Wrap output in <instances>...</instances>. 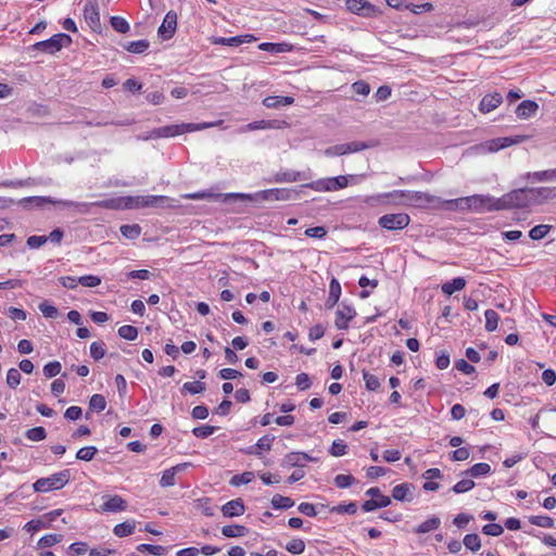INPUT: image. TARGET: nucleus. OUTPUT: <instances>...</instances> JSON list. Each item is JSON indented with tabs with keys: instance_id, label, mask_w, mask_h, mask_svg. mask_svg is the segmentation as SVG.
<instances>
[{
	"instance_id": "nucleus-29",
	"label": "nucleus",
	"mask_w": 556,
	"mask_h": 556,
	"mask_svg": "<svg viewBox=\"0 0 556 556\" xmlns=\"http://www.w3.org/2000/svg\"><path fill=\"white\" fill-rule=\"evenodd\" d=\"M281 466L286 468H292V467H304L305 464L302 462L301 452H291L288 453L282 462Z\"/></svg>"
},
{
	"instance_id": "nucleus-23",
	"label": "nucleus",
	"mask_w": 556,
	"mask_h": 556,
	"mask_svg": "<svg viewBox=\"0 0 556 556\" xmlns=\"http://www.w3.org/2000/svg\"><path fill=\"white\" fill-rule=\"evenodd\" d=\"M294 102L292 97L269 96L263 100V104L268 109H278L280 106L291 105Z\"/></svg>"
},
{
	"instance_id": "nucleus-31",
	"label": "nucleus",
	"mask_w": 556,
	"mask_h": 556,
	"mask_svg": "<svg viewBox=\"0 0 556 556\" xmlns=\"http://www.w3.org/2000/svg\"><path fill=\"white\" fill-rule=\"evenodd\" d=\"M222 533L226 538H239L248 533V529L241 525L224 526Z\"/></svg>"
},
{
	"instance_id": "nucleus-46",
	"label": "nucleus",
	"mask_w": 556,
	"mask_h": 556,
	"mask_svg": "<svg viewBox=\"0 0 556 556\" xmlns=\"http://www.w3.org/2000/svg\"><path fill=\"white\" fill-rule=\"evenodd\" d=\"M531 525L541 528H553L554 520L549 516H532L529 518Z\"/></svg>"
},
{
	"instance_id": "nucleus-38",
	"label": "nucleus",
	"mask_w": 556,
	"mask_h": 556,
	"mask_svg": "<svg viewBox=\"0 0 556 556\" xmlns=\"http://www.w3.org/2000/svg\"><path fill=\"white\" fill-rule=\"evenodd\" d=\"M149 41L146 39L128 42L124 48L131 53L140 54L149 48Z\"/></svg>"
},
{
	"instance_id": "nucleus-48",
	"label": "nucleus",
	"mask_w": 556,
	"mask_h": 556,
	"mask_svg": "<svg viewBox=\"0 0 556 556\" xmlns=\"http://www.w3.org/2000/svg\"><path fill=\"white\" fill-rule=\"evenodd\" d=\"M62 539H63L62 534H46L38 541V546L40 548L50 547V546H53L54 544L61 542Z\"/></svg>"
},
{
	"instance_id": "nucleus-43",
	"label": "nucleus",
	"mask_w": 556,
	"mask_h": 556,
	"mask_svg": "<svg viewBox=\"0 0 556 556\" xmlns=\"http://www.w3.org/2000/svg\"><path fill=\"white\" fill-rule=\"evenodd\" d=\"M254 473L252 471H245L241 475H235L229 483L233 486H239L241 484H248L254 479Z\"/></svg>"
},
{
	"instance_id": "nucleus-60",
	"label": "nucleus",
	"mask_w": 556,
	"mask_h": 556,
	"mask_svg": "<svg viewBox=\"0 0 556 556\" xmlns=\"http://www.w3.org/2000/svg\"><path fill=\"white\" fill-rule=\"evenodd\" d=\"M176 475H177V473H176V472H174V471L172 470V468L166 469V470L163 472L162 478H161V480H160V484H161V486H163V488H167V486H173V485H175V484H176V480H175V476H176Z\"/></svg>"
},
{
	"instance_id": "nucleus-10",
	"label": "nucleus",
	"mask_w": 556,
	"mask_h": 556,
	"mask_svg": "<svg viewBox=\"0 0 556 556\" xmlns=\"http://www.w3.org/2000/svg\"><path fill=\"white\" fill-rule=\"evenodd\" d=\"M410 218L405 213L386 214L378 220L380 227L388 230H400L408 226Z\"/></svg>"
},
{
	"instance_id": "nucleus-11",
	"label": "nucleus",
	"mask_w": 556,
	"mask_h": 556,
	"mask_svg": "<svg viewBox=\"0 0 556 556\" xmlns=\"http://www.w3.org/2000/svg\"><path fill=\"white\" fill-rule=\"evenodd\" d=\"M370 146L362 141H352L349 143H340L327 148L324 153L326 156H339L345 155L353 152H359L369 148Z\"/></svg>"
},
{
	"instance_id": "nucleus-40",
	"label": "nucleus",
	"mask_w": 556,
	"mask_h": 556,
	"mask_svg": "<svg viewBox=\"0 0 556 556\" xmlns=\"http://www.w3.org/2000/svg\"><path fill=\"white\" fill-rule=\"evenodd\" d=\"M463 543L471 552H477L481 547V540L476 533L466 534Z\"/></svg>"
},
{
	"instance_id": "nucleus-45",
	"label": "nucleus",
	"mask_w": 556,
	"mask_h": 556,
	"mask_svg": "<svg viewBox=\"0 0 556 556\" xmlns=\"http://www.w3.org/2000/svg\"><path fill=\"white\" fill-rule=\"evenodd\" d=\"M25 437L30 441L39 442L46 439L47 432L43 427H35L28 429L25 433Z\"/></svg>"
},
{
	"instance_id": "nucleus-24",
	"label": "nucleus",
	"mask_w": 556,
	"mask_h": 556,
	"mask_svg": "<svg viewBox=\"0 0 556 556\" xmlns=\"http://www.w3.org/2000/svg\"><path fill=\"white\" fill-rule=\"evenodd\" d=\"M341 295V286L336 278H332L329 286V296L326 301V307L332 308L339 301Z\"/></svg>"
},
{
	"instance_id": "nucleus-18",
	"label": "nucleus",
	"mask_w": 556,
	"mask_h": 556,
	"mask_svg": "<svg viewBox=\"0 0 556 556\" xmlns=\"http://www.w3.org/2000/svg\"><path fill=\"white\" fill-rule=\"evenodd\" d=\"M502 102L503 97L498 92L485 94L479 104V110L482 113H489L495 110L500 104H502Z\"/></svg>"
},
{
	"instance_id": "nucleus-59",
	"label": "nucleus",
	"mask_w": 556,
	"mask_h": 556,
	"mask_svg": "<svg viewBox=\"0 0 556 556\" xmlns=\"http://www.w3.org/2000/svg\"><path fill=\"white\" fill-rule=\"evenodd\" d=\"M475 482L471 479H463L458 481L453 488L452 491L455 493H465L473 489Z\"/></svg>"
},
{
	"instance_id": "nucleus-14",
	"label": "nucleus",
	"mask_w": 556,
	"mask_h": 556,
	"mask_svg": "<svg viewBox=\"0 0 556 556\" xmlns=\"http://www.w3.org/2000/svg\"><path fill=\"white\" fill-rule=\"evenodd\" d=\"M84 16L88 25L97 30L101 27L99 7L96 1H88L84 8Z\"/></svg>"
},
{
	"instance_id": "nucleus-1",
	"label": "nucleus",
	"mask_w": 556,
	"mask_h": 556,
	"mask_svg": "<svg viewBox=\"0 0 556 556\" xmlns=\"http://www.w3.org/2000/svg\"><path fill=\"white\" fill-rule=\"evenodd\" d=\"M214 125H215L214 123H202V124L182 123V124H177V125H167V126L154 128L152 131L149 132V135L140 136L139 138L142 140L170 138V137H176V136L182 135L185 132L202 130V129L212 127Z\"/></svg>"
},
{
	"instance_id": "nucleus-56",
	"label": "nucleus",
	"mask_w": 556,
	"mask_h": 556,
	"mask_svg": "<svg viewBox=\"0 0 556 556\" xmlns=\"http://www.w3.org/2000/svg\"><path fill=\"white\" fill-rule=\"evenodd\" d=\"M90 355L94 361L101 359L105 355L104 343L102 341L92 342L90 345Z\"/></svg>"
},
{
	"instance_id": "nucleus-36",
	"label": "nucleus",
	"mask_w": 556,
	"mask_h": 556,
	"mask_svg": "<svg viewBox=\"0 0 556 556\" xmlns=\"http://www.w3.org/2000/svg\"><path fill=\"white\" fill-rule=\"evenodd\" d=\"M271 505L275 509H288L294 505V501L290 497L276 494L271 498Z\"/></svg>"
},
{
	"instance_id": "nucleus-9",
	"label": "nucleus",
	"mask_w": 556,
	"mask_h": 556,
	"mask_svg": "<svg viewBox=\"0 0 556 556\" xmlns=\"http://www.w3.org/2000/svg\"><path fill=\"white\" fill-rule=\"evenodd\" d=\"M365 494L371 498L363 503L362 508L364 511H372L378 508L387 507L391 504V498L383 495L378 488H370Z\"/></svg>"
},
{
	"instance_id": "nucleus-32",
	"label": "nucleus",
	"mask_w": 556,
	"mask_h": 556,
	"mask_svg": "<svg viewBox=\"0 0 556 556\" xmlns=\"http://www.w3.org/2000/svg\"><path fill=\"white\" fill-rule=\"evenodd\" d=\"M355 176L348 175V176H337L329 179V190L330 191H337L340 189L345 188L349 185L350 179H354Z\"/></svg>"
},
{
	"instance_id": "nucleus-58",
	"label": "nucleus",
	"mask_w": 556,
	"mask_h": 556,
	"mask_svg": "<svg viewBox=\"0 0 556 556\" xmlns=\"http://www.w3.org/2000/svg\"><path fill=\"white\" fill-rule=\"evenodd\" d=\"M21 374L16 368H10L7 374V383L10 388L15 389L21 382Z\"/></svg>"
},
{
	"instance_id": "nucleus-39",
	"label": "nucleus",
	"mask_w": 556,
	"mask_h": 556,
	"mask_svg": "<svg viewBox=\"0 0 556 556\" xmlns=\"http://www.w3.org/2000/svg\"><path fill=\"white\" fill-rule=\"evenodd\" d=\"M123 210L143 207V195L122 197Z\"/></svg>"
},
{
	"instance_id": "nucleus-15",
	"label": "nucleus",
	"mask_w": 556,
	"mask_h": 556,
	"mask_svg": "<svg viewBox=\"0 0 556 556\" xmlns=\"http://www.w3.org/2000/svg\"><path fill=\"white\" fill-rule=\"evenodd\" d=\"M356 316V312L349 305H342L336 313V327L340 330L349 328V323Z\"/></svg>"
},
{
	"instance_id": "nucleus-30",
	"label": "nucleus",
	"mask_w": 556,
	"mask_h": 556,
	"mask_svg": "<svg viewBox=\"0 0 556 556\" xmlns=\"http://www.w3.org/2000/svg\"><path fill=\"white\" fill-rule=\"evenodd\" d=\"M491 472V466L486 463H478L473 465L471 468L467 469L463 472L465 476H469L471 478H478L481 476H485Z\"/></svg>"
},
{
	"instance_id": "nucleus-51",
	"label": "nucleus",
	"mask_w": 556,
	"mask_h": 556,
	"mask_svg": "<svg viewBox=\"0 0 556 556\" xmlns=\"http://www.w3.org/2000/svg\"><path fill=\"white\" fill-rule=\"evenodd\" d=\"M260 50L268 51L271 53H281L288 50L287 43H271V42H263L258 46Z\"/></svg>"
},
{
	"instance_id": "nucleus-20",
	"label": "nucleus",
	"mask_w": 556,
	"mask_h": 556,
	"mask_svg": "<svg viewBox=\"0 0 556 556\" xmlns=\"http://www.w3.org/2000/svg\"><path fill=\"white\" fill-rule=\"evenodd\" d=\"M127 508L126 501L119 495L109 496L108 500L101 505L103 511H123Z\"/></svg>"
},
{
	"instance_id": "nucleus-5",
	"label": "nucleus",
	"mask_w": 556,
	"mask_h": 556,
	"mask_svg": "<svg viewBox=\"0 0 556 556\" xmlns=\"http://www.w3.org/2000/svg\"><path fill=\"white\" fill-rule=\"evenodd\" d=\"M70 478L68 470H63L59 473H54L47 478H40L38 479L33 488L36 492H48L51 490H60L62 489L67 482Z\"/></svg>"
},
{
	"instance_id": "nucleus-26",
	"label": "nucleus",
	"mask_w": 556,
	"mask_h": 556,
	"mask_svg": "<svg viewBox=\"0 0 556 556\" xmlns=\"http://www.w3.org/2000/svg\"><path fill=\"white\" fill-rule=\"evenodd\" d=\"M169 199L165 195H143V207H164L170 206Z\"/></svg>"
},
{
	"instance_id": "nucleus-50",
	"label": "nucleus",
	"mask_w": 556,
	"mask_h": 556,
	"mask_svg": "<svg viewBox=\"0 0 556 556\" xmlns=\"http://www.w3.org/2000/svg\"><path fill=\"white\" fill-rule=\"evenodd\" d=\"M62 366L58 361L50 362L43 366V375L46 378H53L61 372Z\"/></svg>"
},
{
	"instance_id": "nucleus-25",
	"label": "nucleus",
	"mask_w": 556,
	"mask_h": 556,
	"mask_svg": "<svg viewBox=\"0 0 556 556\" xmlns=\"http://www.w3.org/2000/svg\"><path fill=\"white\" fill-rule=\"evenodd\" d=\"M525 137H517V138H510V137H504V138H497L493 139L488 142L489 150L490 151H497L500 149H504L506 147L511 146L513 143L520 142Z\"/></svg>"
},
{
	"instance_id": "nucleus-63",
	"label": "nucleus",
	"mask_w": 556,
	"mask_h": 556,
	"mask_svg": "<svg viewBox=\"0 0 556 556\" xmlns=\"http://www.w3.org/2000/svg\"><path fill=\"white\" fill-rule=\"evenodd\" d=\"M39 309L47 318H56L59 315V311L55 306L48 304L47 302H42L39 304Z\"/></svg>"
},
{
	"instance_id": "nucleus-52",
	"label": "nucleus",
	"mask_w": 556,
	"mask_h": 556,
	"mask_svg": "<svg viewBox=\"0 0 556 556\" xmlns=\"http://www.w3.org/2000/svg\"><path fill=\"white\" fill-rule=\"evenodd\" d=\"M551 230L549 225H538L529 231V237L532 240L543 239Z\"/></svg>"
},
{
	"instance_id": "nucleus-37",
	"label": "nucleus",
	"mask_w": 556,
	"mask_h": 556,
	"mask_svg": "<svg viewBox=\"0 0 556 556\" xmlns=\"http://www.w3.org/2000/svg\"><path fill=\"white\" fill-rule=\"evenodd\" d=\"M119 230L125 238L130 240L137 239L141 233V227L138 224L122 225Z\"/></svg>"
},
{
	"instance_id": "nucleus-61",
	"label": "nucleus",
	"mask_w": 556,
	"mask_h": 556,
	"mask_svg": "<svg viewBox=\"0 0 556 556\" xmlns=\"http://www.w3.org/2000/svg\"><path fill=\"white\" fill-rule=\"evenodd\" d=\"M216 427L214 426H208V425H205V426H201V427H195L193 430H192V433L197 437V438H202V439H205L207 437H210L211 434H213L215 431H216Z\"/></svg>"
},
{
	"instance_id": "nucleus-64",
	"label": "nucleus",
	"mask_w": 556,
	"mask_h": 556,
	"mask_svg": "<svg viewBox=\"0 0 556 556\" xmlns=\"http://www.w3.org/2000/svg\"><path fill=\"white\" fill-rule=\"evenodd\" d=\"M355 478L351 475H338L334 478V483L338 488H349L354 484Z\"/></svg>"
},
{
	"instance_id": "nucleus-13",
	"label": "nucleus",
	"mask_w": 556,
	"mask_h": 556,
	"mask_svg": "<svg viewBox=\"0 0 556 556\" xmlns=\"http://www.w3.org/2000/svg\"><path fill=\"white\" fill-rule=\"evenodd\" d=\"M177 27V14L174 11L166 13L161 26L159 27L157 34L163 39H170L175 34Z\"/></svg>"
},
{
	"instance_id": "nucleus-16",
	"label": "nucleus",
	"mask_w": 556,
	"mask_h": 556,
	"mask_svg": "<svg viewBox=\"0 0 556 556\" xmlns=\"http://www.w3.org/2000/svg\"><path fill=\"white\" fill-rule=\"evenodd\" d=\"M245 507L241 498L227 502L222 506V513L225 517H238L244 514Z\"/></svg>"
},
{
	"instance_id": "nucleus-42",
	"label": "nucleus",
	"mask_w": 556,
	"mask_h": 556,
	"mask_svg": "<svg viewBox=\"0 0 556 556\" xmlns=\"http://www.w3.org/2000/svg\"><path fill=\"white\" fill-rule=\"evenodd\" d=\"M484 317H485V329L488 331H494L497 328V324H498V319H500L497 313L493 309H486L484 313Z\"/></svg>"
},
{
	"instance_id": "nucleus-19",
	"label": "nucleus",
	"mask_w": 556,
	"mask_h": 556,
	"mask_svg": "<svg viewBox=\"0 0 556 556\" xmlns=\"http://www.w3.org/2000/svg\"><path fill=\"white\" fill-rule=\"evenodd\" d=\"M533 200H535V205L542 204L546 201L556 199V187H541V188H532Z\"/></svg>"
},
{
	"instance_id": "nucleus-7",
	"label": "nucleus",
	"mask_w": 556,
	"mask_h": 556,
	"mask_svg": "<svg viewBox=\"0 0 556 556\" xmlns=\"http://www.w3.org/2000/svg\"><path fill=\"white\" fill-rule=\"evenodd\" d=\"M288 191L285 189H268L261 191L254 195L251 194H244V193H231L228 194L229 198H236L241 200H266V201H274V200H287L288 199Z\"/></svg>"
},
{
	"instance_id": "nucleus-33",
	"label": "nucleus",
	"mask_w": 556,
	"mask_h": 556,
	"mask_svg": "<svg viewBox=\"0 0 556 556\" xmlns=\"http://www.w3.org/2000/svg\"><path fill=\"white\" fill-rule=\"evenodd\" d=\"M528 178L532 181L556 180V168L530 173L528 174Z\"/></svg>"
},
{
	"instance_id": "nucleus-57",
	"label": "nucleus",
	"mask_w": 556,
	"mask_h": 556,
	"mask_svg": "<svg viewBox=\"0 0 556 556\" xmlns=\"http://www.w3.org/2000/svg\"><path fill=\"white\" fill-rule=\"evenodd\" d=\"M363 377H364L365 386H366L367 390L376 391V390L379 389L380 381H379V378L377 376L371 375V374H369L367 371H364Z\"/></svg>"
},
{
	"instance_id": "nucleus-41",
	"label": "nucleus",
	"mask_w": 556,
	"mask_h": 556,
	"mask_svg": "<svg viewBox=\"0 0 556 556\" xmlns=\"http://www.w3.org/2000/svg\"><path fill=\"white\" fill-rule=\"evenodd\" d=\"M139 552H148L152 555L162 556L167 553V547L162 545H152V544H140L137 546Z\"/></svg>"
},
{
	"instance_id": "nucleus-6",
	"label": "nucleus",
	"mask_w": 556,
	"mask_h": 556,
	"mask_svg": "<svg viewBox=\"0 0 556 556\" xmlns=\"http://www.w3.org/2000/svg\"><path fill=\"white\" fill-rule=\"evenodd\" d=\"M393 195H400L405 198V202L414 206H425L428 204L439 202V198L420 191H393L391 193L386 194V197Z\"/></svg>"
},
{
	"instance_id": "nucleus-47",
	"label": "nucleus",
	"mask_w": 556,
	"mask_h": 556,
	"mask_svg": "<svg viewBox=\"0 0 556 556\" xmlns=\"http://www.w3.org/2000/svg\"><path fill=\"white\" fill-rule=\"evenodd\" d=\"M286 549L293 555H299L304 552L305 543L302 539H292L286 545Z\"/></svg>"
},
{
	"instance_id": "nucleus-54",
	"label": "nucleus",
	"mask_w": 556,
	"mask_h": 556,
	"mask_svg": "<svg viewBox=\"0 0 556 556\" xmlns=\"http://www.w3.org/2000/svg\"><path fill=\"white\" fill-rule=\"evenodd\" d=\"M111 25L116 31L121 34H126L129 30L128 22L121 16H112Z\"/></svg>"
},
{
	"instance_id": "nucleus-21",
	"label": "nucleus",
	"mask_w": 556,
	"mask_h": 556,
	"mask_svg": "<svg viewBox=\"0 0 556 556\" xmlns=\"http://www.w3.org/2000/svg\"><path fill=\"white\" fill-rule=\"evenodd\" d=\"M255 40V38L252 35H244V36H236V37H216L213 38V43L215 45H222V46H230V47H237L243 42H251Z\"/></svg>"
},
{
	"instance_id": "nucleus-44",
	"label": "nucleus",
	"mask_w": 556,
	"mask_h": 556,
	"mask_svg": "<svg viewBox=\"0 0 556 556\" xmlns=\"http://www.w3.org/2000/svg\"><path fill=\"white\" fill-rule=\"evenodd\" d=\"M206 390V384L202 381L186 382L182 386L181 391L190 394H199Z\"/></svg>"
},
{
	"instance_id": "nucleus-17",
	"label": "nucleus",
	"mask_w": 556,
	"mask_h": 556,
	"mask_svg": "<svg viewBox=\"0 0 556 556\" xmlns=\"http://www.w3.org/2000/svg\"><path fill=\"white\" fill-rule=\"evenodd\" d=\"M415 486L412 483H401L393 488L392 497L401 502H412Z\"/></svg>"
},
{
	"instance_id": "nucleus-27",
	"label": "nucleus",
	"mask_w": 556,
	"mask_h": 556,
	"mask_svg": "<svg viewBox=\"0 0 556 556\" xmlns=\"http://www.w3.org/2000/svg\"><path fill=\"white\" fill-rule=\"evenodd\" d=\"M274 440H275V437L264 435L261 439H258V441L256 442V444L254 446L250 447L248 453L260 456L261 455V452H260L261 450L270 451L271 443H273Z\"/></svg>"
},
{
	"instance_id": "nucleus-62",
	"label": "nucleus",
	"mask_w": 556,
	"mask_h": 556,
	"mask_svg": "<svg viewBox=\"0 0 556 556\" xmlns=\"http://www.w3.org/2000/svg\"><path fill=\"white\" fill-rule=\"evenodd\" d=\"M482 532L491 536H500L504 532V528L498 523H488L482 527Z\"/></svg>"
},
{
	"instance_id": "nucleus-2",
	"label": "nucleus",
	"mask_w": 556,
	"mask_h": 556,
	"mask_svg": "<svg viewBox=\"0 0 556 556\" xmlns=\"http://www.w3.org/2000/svg\"><path fill=\"white\" fill-rule=\"evenodd\" d=\"M532 188L513 190L501 198H497L498 210L525 208L535 205Z\"/></svg>"
},
{
	"instance_id": "nucleus-55",
	"label": "nucleus",
	"mask_w": 556,
	"mask_h": 556,
	"mask_svg": "<svg viewBox=\"0 0 556 556\" xmlns=\"http://www.w3.org/2000/svg\"><path fill=\"white\" fill-rule=\"evenodd\" d=\"M118 336L126 340H135L138 337V329L130 325L119 327Z\"/></svg>"
},
{
	"instance_id": "nucleus-34",
	"label": "nucleus",
	"mask_w": 556,
	"mask_h": 556,
	"mask_svg": "<svg viewBox=\"0 0 556 556\" xmlns=\"http://www.w3.org/2000/svg\"><path fill=\"white\" fill-rule=\"evenodd\" d=\"M441 525V520L438 517H431L428 520L420 523L416 529V533H427L432 530H437Z\"/></svg>"
},
{
	"instance_id": "nucleus-22",
	"label": "nucleus",
	"mask_w": 556,
	"mask_h": 556,
	"mask_svg": "<svg viewBox=\"0 0 556 556\" xmlns=\"http://www.w3.org/2000/svg\"><path fill=\"white\" fill-rule=\"evenodd\" d=\"M539 110V104L531 100L522 101L516 109V114L519 118H528L534 115Z\"/></svg>"
},
{
	"instance_id": "nucleus-28",
	"label": "nucleus",
	"mask_w": 556,
	"mask_h": 556,
	"mask_svg": "<svg viewBox=\"0 0 556 556\" xmlns=\"http://www.w3.org/2000/svg\"><path fill=\"white\" fill-rule=\"evenodd\" d=\"M466 280L463 277L454 278L452 281L442 285L443 293L452 295L456 291H460L465 288Z\"/></svg>"
},
{
	"instance_id": "nucleus-8",
	"label": "nucleus",
	"mask_w": 556,
	"mask_h": 556,
	"mask_svg": "<svg viewBox=\"0 0 556 556\" xmlns=\"http://www.w3.org/2000/svg\"><path fill=\"white\" fill-rule=\"evenodd\" d=\"M345 4L351 13L363 17H376L381 14V11L376 5L366 0H346Z\"/></svg>"
},
{
	"instance_id": "nucleus-3",
	"label": "nucleus",
	"mask_w": 556,
	"mask_h": 556,
	"mask_svg": "<svg viewBox=\"0 0 556 556\" xmlns=\"http://www.w3.org/2000/svg\"><path fill=\"white\" fill-rule=\"evenodd\" d=\"M456 205L462 210H469L476 213L500 211L497 198L483 194H473L470 197L455 200Z\"/></svg>"
},
{
	"instance_id": "nucleus-35",
	"label": "nucleus",
	"mask_w": 556,
	"mask_h": 556,
	"mask_svg": "<svg viewBox=\"0 0 556 556\" xmlns=\"http://www.w3.org/2000/svg\"><path fill=\"white\" fill-rule=\"evenodd\" d=\"M135 522L125 521L114 527L113 533L118 538L128 536L135 531Z\"/></svg>"
},
{
	"instance_id": "nucleus-12",
	"label": "nucleus",
	"mask_w": 556,
	"mask_h": 556,
	"mask_svg": "<svg viewBox=\"0 0 556 556\" xmlns=\"http://www.w3.org/2000/svg\"><path fill=\"white\" fill-rule=\"evenodd\" d=\"M64 205L75 206L78 212L87 213L90 204L87 203H75V202H64ZM91 205L108 208V210H123L122 198H112L108 200L97 201L91 203Z\"/></svg>"
},
{
	"instance_id": "nucleus-53",
	"label": "nucleus",
	"mask_w": 556,
	"mask_h": 556,
	"mask_svg": "<svg viewBox=\"0 0 556 556\" xmlns=\"http://www.w3.org/2000/svg\"><path fill=\"white\" fill-rule=\"evenodd\" d=\"M98 450L96 446H85L78 450L76 453V458L85 462H90L94 455L97 454Z\"/></svg>"
},
{
	"instance_id": "nucleus-49",
	"label": "nucleus",
	"mask_w": 556,
	"mask_h": 556,
	"mask_svg": "<svg viewBox=\"0 0 556 556\" xmlns=\"http://www.w3.org/2000/svg\"><path fill=\"white\" fill-rule=\"evenodd\" d=\"M106 406L105 397L102 394H93L89 401V407L96 412H102Z\"/></svg>"
},
{
	"instance_id": "nucleus-4",
	"label": "nucleus",
	"mask_w": 556,
	"mask_h": 556,
	"mask_svg": "<svg viewBox=\"0 0 556 556\" xmlns=\"http://www.w3.org/2000/svg\"><path fill=\"white\" fill-rule=\"evenodd\" d=\"M72 43V38L66 34H56L51 38L36 42L33 45V50H37L43 53L54 54L59 52L63 47H67Z\"/></svg>"
}]
</instances>
